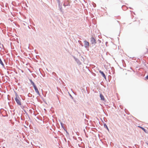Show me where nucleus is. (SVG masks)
Instances as JSON below:
<instances>
[{
  "instance_id": "obj_1",
  "label": "nucleus",
  "mask_w": 148,
  "mask_h": 148,
  "mask_svg": "<svg viewBox=\"0 0 148 148\" xmlns=\"http://www.w3.org/2000/svg\"><path fill=\"white\" fill-rule=\"evenodd\" d=\"M19 99L20 98L18 97H16L15 99V100L18 105H21V103Z\"/></svg>"
},
{
  "instance_id": "obj_2",
  "label": "nucleus",
  "mask_w": 148,
  "mask_h": 148,
  "mask_svg": "<svg viewBox=\"0 0 148 148\" xmlns=\"http://www.w3.org/2000/svg\"><path fill=\"white\" fill-rule=\"evenodd\" d=\"M34 88V89L36 92V93L39 95H40V94L39 93V92L37 88L36 87V85H35L34 86H33Z\"/></svg>"
},
{
  "instance_id": "obj_3",
  "label": "nucleus",
  "mask_w": 148,
  "mask_h": 148,
  "mask_svg": "<svg viewBox=\"0 0 148 148\" xmlns=\"http://www.w3.org/2000/svg\"><path fill=\"white\" fill-rule=\"evenodd\" d=\"M84 47L86 48H87L88 47H89V42L86 41H84Z\"/></svg>"
},
{
  "instance_id": "obj_4",
  "label": "nucleus",
  "mask_w": 148,
  "mask_h": 148,
  "mask_svg": "<svg viewBox=\"0 0 148 148\" xmlns=\"http://www.w3.org/2000/svg\"><path fill=\"white\" fill-rule=\"evenodd\" d=\"M91 41L92 44H95L96 43V40L93 37H92L91 38Z\"/></svg>"
},
{
  "instance_id": "obj_5",
  "label": "nucleus",
  "mask_w": 148,
  "mask_h": 148,
  "mask_svg": "<svg viewBox=\"0 0 148 148\" xmlns=\"http://www.w3.org/2000/svg\"><path fill=\"white\" fill-rule=\"evenodd\" d=\"M99 72L104 77V78H105V79H106V76L105 74L103 73V72L101 70L99 71Z\"/></svg>"
},
{
  "instance_id": "obj_6",
  "label": "nucleus",
  "mask_w": 148,
  "mask_h": 148,
  "mask_svg": "<svg viewBox=\"0 0 148 148\" xmlns=\"http://www.w3.org/2000/svg\"><path fill=\"white\" fill-rule=\"evenodd\" d=\"M100 96L101 100H102L103 101L105 100L104 97L102 94H100Z\"/></svg>"
},
{
  "instance_id": "obj_7",
  "label": "nucleus",
  "mask_w": 148,
  "mask_h": 148,
  "mask_svg": "<svg viewBox=\"0 0 148 148\" xmlns=\"http://www.w3.org/2000/svg\"><path fill=\"white\" fill-rule=\"evenodd\" d=\"M138 127L141 129L145 132H146V130L144 128L140 126H138Z\"/></svg>"
},
{
  "instance_id": "obj_8",
  "label": "nucleus",
  "mask_w": 148,
  "mask_h": 148,
  "mask_svg": "<svg viewBox=\"0 0 148 148\" xmlns=\"http://www.w3.org/2000/svg\"><path fill=\"white\" fill-rule=\"evenodd\" d=\"M29 80H30V81L31 84H32L33 86H34L35 85V84H34V83L33 82V81H32V80L31 79H30Z\"/></svg>"
},
{
  "instance_id": "obj_9",
  "label": "nucleus",
  "mask_w": 148,
  "mask_h": 148,
  "mask_svg": "<svg viewBox=\"0 0 148 148\" xmlns=\"http://www.w3.org/2000/svg\"><path fill=\"white\" fill-rule=\"evenodd\" d=\"M0 64L2 66L4 65L3 64V62H2V60H1L0 58Z\"/></svg>"
},
{
  "instance_id": "obj_10",
  "label": "nucleus",
  "mask_w": 148,
  "mask_h": 148,
  "mask_svg": "<svg viewBox=\"0 0 148 148\" xmlns=\"http://www.w3.org/2000/svg\"><path fill=\"white\" fill-rule=\"evenodd\" d=\"M104 126L105 127H106L107 129H108V127L106 125V124H104Z\"/></svg>"
},
{
  "instance_id": "obj_11",
  "label": "nucleus",
  "mask_w": 148,
  "mask_h": 148,
  "mask_svg": "<svg viewBox=\"0 0 148 148\" xmlns=\"http://www.w3.org/2000/svg\"><path fill=\"white\" fill-rule=\"evenodd\" d=\"M146 79H148V75H147L146 77Z\"/></svg>"
},
{
  "instance_id": "obj_12",
  "label": "nucleus",
  "mask_w": 148,
  "mask_h": 148,
  "mask_svg": "<svg viewBox=\"0 0 148 148\" xmlns=\"http://www.w3.org/2000/svg\"><path fill=\"white\" fill-rule=\"evenodd\" d=\"M64 7H65L66 6V5H65L64 4Z\"/></svg>"
}]
</instances>
